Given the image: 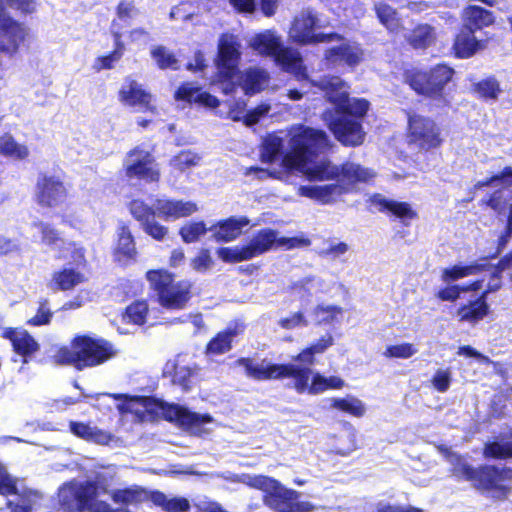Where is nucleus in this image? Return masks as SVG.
Wrapping results in <instances>:
<instances>
[{
  "instance_id": "nucleus-7",
  "label": "nucleus",
  "mask_w": 512,
  "mask_h": 512,
  "mask_svg": "<svg viewBox=\"0 0 512 512\" xmlns=\"http://www.w3.org/2000/svg\"><path fill=\"white\" fill-rule=\"evenodd\" d=\"M329 147L330 139L324 130L301 124L289 138L288 151L282 156V165L288 171H302Z\"/></svg>"
},
{
  "instance_id": "nucleus-59",
  "label": "nucleus",
  "mask_w": 512,
  "mask_h": 512,
  "mask_svg": "<svg viewBox=\"0 0 512 512\" xmlns=\"http://www.w3.org/2000/svg\"><path fill=\"white\" fill-rule=\"evenodd\" d=\"M432 386L435 390H437L440 393L446 392L451 384V371L449 368L447 369H438L432 379H431Z\"/></svg>"
},
{
  "instance_id": "nucleus-53",
  "label": "nucleus",
  "mask_w": 512,
  "mask_h": 512,
  "mask_svg": "<svg viewBox=\"0 0 512 512\" xmlns=\"http://www.w3.org/2000/svg\"><path fill=\"white\" fill-rule=\"evenodd\" d=\"M512 238V205L509 209V215H506L505 227L504 230L499 235L495 251L486 257L487 260L497 258L502 251L506 248L510 239Z\"/></svg>"
},
{
  "instance_id": "nucleus-21",
  "label": "nucleus",
  "mask_w": 512,
  "mask_h": 512,
  "mask_svg": "<svg viewBox=\"0 0 512 512\" xmlns=\"http://www.w3.org/2000/svg\"><path fill=\"white\" fill-rule=\"evenodd\" d=\"M245 325L239 321L230 322L223 330L217 332L206 344V355H222L233 347L234 339L243 334Z\"/></svg>"
},
{
  "instance_id": "nucleus-30",
  "label": "nucleus",
  "mask_w": 512,
  "mask_h": 512,
  "mask_svg": "<svg viewBox=\"0 0 512 512\" xmlns=\"http://www.w3.org/2000/svg\"><path fill=\"white\" fill-rule=\"evenodd\" d=\"M69 428L74 436L100 445H108L114 438L112 433L84 422L70 421Z\"/></svg>"
},
{
  "instance_id": "nucleus-32",
  "label": "nucleus",
  "mask_w": 512,
  "mask_h": 512,
  "mask_svg": "<svg viewBox=\"0 0 512 512\" xmlns=\"http://www.w3.org/2000/svg\"><path fill=\"white\" fill-rule=\"evenodd\" d=\"M114 256L119 261L134 260L137 256V249L134 236L129 226L121 224L117 229V241L114 249Z\"/></svg>"
},
{
  "instance_id": "nucleus-63",
  "label": "nucleus",
  "mask_w": 512,
  "mask_h": 512,
  "mask_svg": "<svg viewBox=\"0 0 512 512\" xmlns=\"http://www.w3.org/2000/svg\"><path fill=\"white\" fill-rule=\"evenodd\" d=\"M310 240L303 237H278L275 244V248H284L285 250H291L294 248L305 247L310 245Z\"/></svg>"
},
{
  "instance_id": "nucleus-17",
  "label": "nucleus",
  "mask_w": 512,
  "mask_h": 512,
  "mask_svg": "<svg viewBox=\"0 0 512 512\" xmlns=\"http://www.w3.org/2000/svg\"><path fill=\"white\" fill-rule=\"evenodd\" d=\"M68 189L60 177L40 174L35 185V201L42 208L55 209L64 205Z\"/></svg>"
},
{
  "instance_id": "nucleus-4",
  "label": "nucleus",
  "mask_w": 512,
  "mask_h": 512,
  "mask_svg": "<svg viewBox=\"0 0 512 512\" xmlns=\"http://www.w3.org/2000/svg\"><path fill=\"white\" fill-rule=\"evenodd\" d=\"M118 354L115 345L91 334L75 335L69 345L58 346L51 361L60 366H72L78 371L94 368L112 360Z\"/></svg>"
},
{
  "instance_id": "nucleus-25",
  "label": "nucleus",
  "mask_w": 512,
  "mask_h": 512,
  "mask_svg": "<svg viewBox=\"0 0 512 512\" xmlns=\"http://www.w3.org/2000/svg\"><path fill=\"white\" fill-rule=\"evenodd\" d=\"M370 202L379 212L389 213L403 221L405 219L412 220L418 217V213L408 202L387 199L379 193L372 195Z\"/></svg>"
},
{
  "instance_id": "nucleus-45",
  "label": "nucleus",
  "mask_w": 512,
  "mask_h": 512,
  "mask_svg": "<svg viewBox=\"0 0 512 512\" xmlns=\"http://www.w3.org/2000/svg\"><path fill=\"white\" fill-rule=\"evenodd\" d=\"M209 228L204 221H190L179 228V235L186 244L195 243L204 236Z\"/></svg>"
},
{
  "instance_id": "nucleus-47",
  "label": "nucleus",
  "mask_w": 512,
  "mask_h": 512,
  "mask_svg": "<svg viewBox=\"0 0 512 512\" xmlns=\"http://www.w3.org/2000/svg\"><path fill=\"white\" fill-rule=\"evenodd\" d=\"M217 255L224 263L230 264L251 260L245 244L233 247H220L217 249Z\"/></svg>"
},
{
  "instance_id": "nucleus-44",
  "label": "nucleus",
  "mask_w": 512,
  "mask_h": 512,
  "mask_svg": "<svg viewBox=\"0 0 512 512\" xmlns=\"http://www.w3.org/2000/svg\"><path fill=\"white\" fill-rule=\"evenodd\" d=\"M283 148V138L275 134H268L265 137L262 146L261 156L263 161L267 163L275 162L278 159V157L282 154Z\"/></svg>"
},
{
  "instance_id": "nucleus-58",
  "label": "nucleus",
  "mask_w": 512,
  "mask_h": 512,
  "mask_svg": "<svg viewBox=\"0 0 512 512\" xmlns=\"http://www.w3.org/2000/svg\"><path fill=\"white\" fill-rule=\"evenodd\" d=\"M48 301L45 299L40 302L36 314L27 320L26 324L29 326H42L51 322L53 313L47 308Z\"/></svg>"
},
{
  "instance_id": "nucleus-36",
  "label": "nucleus",
  "mask_w": 512,
  "mask_h": 512,
  "mask_svg": "<svg viewBox=\"0 0 512 512\" xmlns=\"http://www.w3.org/2000/svg\"><path fill=\"white\" fill-rule=\"evenodd\" d=\"M507 438L510 441L500 442L497 440L487 441L482 449L485 459L507 460L512 459V427L508 429Z\"/></svg>"
},
{
  "instance_id": "nucleus-62",
  "label": "nucleus",
  "mask_w": 512,
  "mask_h": 512,
  "mask_svg": "<svg viewBox=\"0 0 512 512\" xmlns=\"http://www.w3.org/2000/svg\"><path fill=\"white\" fill-rule=\"evenodd\" d=\"M278 324L285 330H291L299 326L306 327L308 325V321L306 320L303 312L297 311L288 317L281 318L278 321Z\"/></svg>"
},
{
  "instance_id": "nucleus-43",
  "label": "nucleus",
  "mask_w": 512,
  "mask_h": 512,
  "mask_svg": "<svg viewBox=\"0 0 512 512\" xmlns=\"http://www.w3.org/2000/svg\"><path fill=\"white\" fill-rule=\"evenodd\" d=\"M479 205L481 207L490 208L497 217L509 215V209L512 205V202H509L503 195V191L501 189H496L491 193H488L484 196Z\"/></svg>"
},
{
  "instance_id": "nucleus-42",
  "label": "nucleus",
  "mask_w": 512,
  "mask_h": 512,
  "mask_svg": "<svg viewBox=\"0 0 512 512\" xmlns=\"http://www.w3.org/2000/svg\"><path fill=\"white\" fill-rule=\"evenodd\" d=\"M193 370L188 366H180L177 362H168L165 367L164 375L169 376L171 382L180 386L184 391L191 389V378Z\"/></svg>"
},
{
  "instance_id": "nucleus-56",
  "label": "nucleus",
  "mask_w": 512,
  "mask_h": 512,
  "mask_svg": "<svg viewBox=\"0 0 512 512\" xmlns=\"http://www.w3.org/2000/svg\"><path fill=\"white\" fill-rule=\"evenodd\" d=\"M33 227L40 232L42 243L48 246L56 245L61 240L58 230L46 222H34Z\"/></svg>"
},
{
  "instance_id": "nucleus-41",
  "label": "nucleus",
  "mask_w": 512,
  "mask_h": 512,
  "mask_svg": "<svg viewBox=\"0 0 512 512\" xmlns=\"http://www.w3.org/2000/svg\"><path fill=\"white\" fill-rule=\"evenodd\" d=\"M0 155L14 160H24L29 156L26 145L18 143L10 133L0 136Z\"/></svg>"
},
{
  "instance_id": "nucleus-40",
  "label": "nucleus",
  "mask_w": 512,
  "mask_h": 512,
  "mask_svg": "<svg viewBox=\"0 0 512 512\" xmlns=\"http://www.w3.org/2000/svg\"><path fill=\"white\" fill-rule=\"evenodd\" d=\"M212 421L213 418L210 414H199L185 407L179 427L194 435L200 436L204 432V424L211 423Z\"/></svg>"
},
{
  "instance_id": "nucleus-46",
  "label": "nucleus",
  "mask_w": 512,
  "mask_h": 512,
  "mask_svg": "<svg viewBox=\"0 0 512 512\" xmlns=\"http://www.w3.org/2000/svg\"><path fill=\"white\" fill-rule=\"evenodd\" d=\"M497 184H502L507 187L512 186V166H505L499 173L477 181L473 185V190H482Z\"/></svg>"
},
{
  "instance_id": "nucleus-50",
  "label": "nucleus",
  "mask_w": 512,
  "mask_h": 512,
  "mask_svg": "<svg viewBox=\"0 0 512 512\" xmlns=\"http://www.w3.org/2000/svg\"><path fill=\"white\" fill-rule=\"evenodd\" d=\"M280 46L281 42L278 38L264 34H257L253 38L252 42V47L260 54L272 57L275 55Z\"/></svg>"
},
{
  "instance_id": "nucleus-12",
  "label": "nucleus",
  "mask_w": 512,
  "mask_h": 512,
  "mask_svg": "<svg viewBox=\"0 0 512 512\" xmlns=\"http://www.w3.org/2000/svg\"><path fill=\"white\" fill-rule=\"evenodd\" d=\"M241 61L240 43L232 35L223 34L219 38L215 59L216 80L222 84L226 94L237 89Z\"/></svg>"
},
{
  "instance_id": "nucleus-52",
  "label": "nucleus",
  "mask_w": 512,
  "mask_h": 512,
  "mask_svg": "<svg viewBox=\"0 0 512 512\" xmlns=\"http://www.w3.org/2000/svg\"><path fill=\"white\" fill-rule=\"evenodd\" d=\"M151 57L160 69L177 68V58L172 52L168 51V49L162 45L152 48Z\"/></svg>"
},
{
  "instance_id": "nucleus-22",
  "label": "nucleus",
  "mask_w": 512,
  "mask_h": 512,
  "mask_svg": "<svg viewBox=\"0 0 512 512\" xmlns=\"http://www.w3.org/2000/svg\"><path fill=\"white\" fill-rule=\"evenodd\" d=\"M362 56L363 51L358 46L345 42L326 49L324 60L328 67L346 65L354 68L361 62Z\"/></svg>"
},
{
  "instance_id": "nucleus-60",
  "label": "nucleus",
  "mask_w": 512,
  "mask_h": 512,
  "mask_svg": "<svg viewBox=\"0 0 512 512\" xmlns=\"http://www.w3.org/2000/svg\"><path fill=\"white\" fill-rule=\"evenodd\" d=\"M505 270H510V272L512 271V249L498 260L489 279L502 281V273Z\"/></svg>"
},
{
  "instance_id": "nucleus-15",
  "label": "nucleus",
  "mask_w": 512,
  "mask_h": 512,
  "mask_svg": "<svg viewBox=\"0 0 512 512\" xmlns=\"http://www.w3.org/2000/svg\"><path fill=\"white\" fill-rule=\"evenodd\" d=\"M131 161L124 166L125 176L128 180H138L145 183L160 181L161 172L154 155L138 145L127 152Z\"/></svg>"
},
{
  "instance_id": "nucleus-34",
  "label": "nucleus",
  "mask_w": 512,
  "mask_h": 512,
  "mask_svg": "<svg viewBox=\"0 0 512 512\" xmlns=\"http://www.w3.org/2000/svg\"><path fill=\"white\" fill-rule=\"evenodd\" d=\"M86 280L83 273L74 268L64 267L52 274L50 287L55 291H68L86 282Z\"/></svg>"
},
{
  "instance_id": "nucleus-29",
  "label": "nucleus",
  "mask_w": 512,
  "mask_h": 512,
  "mask_svg": "<svg viewBox=\"0 0 512 512\" xmlns=\"http://www.w3.org/2000/svg\"><path fill=\"white\" fill-rule=\"evenodd\" d=\"M490 313V306L484 296L479 295L476 299L462 304L457 308L456 314L461 323L477 324Z\"/></svg>"
},
{
  "instance_id": "nucleus-14",
  "label": "nucleus",
  "mask_w": 512,
  "mask_h": 512,
  "mask_svg": "<svg viewBox=\"0 0 512 512\" xmlns=\"http://www.w3.org/2000/svg\"><path fill=\"white\" fill-rule=\"evenodd\" d=\"M98 497V485L94 481L64 484L58 491L59 504L68 512H84Z\"/></svg>"
},
{
  "instance_id": "nucleus-19",
  "label": "nucleus",
  "mask_w": 512,
  "mask_h": 512,
  "mask_svg": "<svg viewBox=\"0 0 512 512\" xmlns=\"http://www.w3.org/2000/svg\"><path fill=\"white\" fill-rule=\"evenodd\" d=\"M121 397V394L114 395L115 399H119ZM123 397L128 399L130 402H134L142 406L149 414H157L160 412L166 421L176 423L178 426L185 409L184 406L174 403H167L162 399L156 398L154 396L123 395Z\"/></svg>"
},
{
  "instance_id": "nucleus-49",
  "label": "nucleus",
  "mask_w": 512,
  "mask_h": 512,
  "mask_svg": "<svg viewBox=\"0 0 512 512\" xmlns=\"http://www.w3.org/2000/svg\"><path fill=\"white\" fill-rule=\"evenodd\" d=\"M267 80V75L260 69H248L245 72L243 89L246 94L251 95L262 90V84Z\"/></svg>"
},
{
  "instance_id": "nucleus-8",
  "label": "nucleus",
  "mask_w": 512,
  "mask_h": 512,
  "mask_svg": "<svg viewBox=\"0 0 512 512\" xmlns=\"http://www.w3.org/2000/svg\"><path fill=\"white\" fill-rule=\"evenodd\" d=\"M145 276L157 303L165 310H183L193 298L194 283L191 280H176L175 274L166 269H151Z\"/></svg>"
},
{
  "instance_id": "nucleus-24",
  "label": "nucleus",
  "mask_w": 512,
  "mask_h": 512,
  "mask_svg": "<svg viewBox=\"0 0 512 512\" xmlns=\"http://www.w3.org/2000/svg\"><path fill=\"white\" fill-rule=\"evenodd\" d=\"M273 58L283 71L292 74L298 81L308 79L307 68L299 52L281 45Z\"/></svg>"
},
{
  "instance_id": "nucleus-61",
  "label": "nucleus",
  "mask_w": 512,
  "mask_h": 512,
  "mask_svg": "<svg viewBox=\"0 0 512 512\" xmlns=\"http://www.w3.org/2000/svg\"><path fill=\"white\" fill-rule=\"evenodd\" d=\"M212 264L213 260L208 249H201L198 254L191 259V266L197 272L207 271Z\"/></svg>"
},
{
  "instance_id": "nucleus-55",
  "label": "nucleus",
  "mask_w": 512,
  "mask_h": 512,
  "mask_svg": "<svg viewBox=\"0 0 512 512\" xmlns=\"http://www.w3.org/2000/svg\"><path fill=\"white\" fill-rule=\"evenodd\" d=\"M6 8L9 7L21 16H31L37 13L39 0H3Z\"/></svg>"
},
{
  "instance_id": "nucleus-33",
  "label": "nucleus",
  "mask_w": 512,
  "mask_h": 512,
  "mask_svg": "<svg viewBox=\"0 0 512 512\" xmlns=\"http://www.w3.org/2000/svg\"><path fill=\"white\" fill-rule=\"evenodd\" d=\"M373 10L379 21L390 33L398 34L405 28L403 19L397 9L386 2H377Z\"/></svg>"
},
{
  "instance_id": "nucleus-11",
  "label": "nucleus",
  "mask_w": 512,
  "mask_h": 512,
  "mask_svg": "<svg viewBox=\"0 0 512 512\" xmlns=\"http://www.w3.org/2000/svg\"><path fill=\"white\" fill-rule=\"evenodd\" d=\"M406 139L421 153L440 149L445 138L441 126L430 116L407 112Z\"/></svg>"
},
{
  "instance_id": "nucleus-9",
  "label": "nucleus",
  "mask_w": 512,
  "mask_h": 512,
  "mask_svg": "<svg viewBox=\"0 0 512 512\" xmlns=\"http://www.w3.org/2000/svg\"><path fill=\"white\" fill-rule=\"evenodd\" d=\"M250 488L263 492V502L276 512H311L313 505L299 501L300 493L285 487L279 480L266 475L250 476L246 482Z\"/></svg>"
},
{
  "instance_id": "nucleus-2",
  "label": "nucleus",
  "mask_w": 512,
  "mask_h": 512,
  "mask_svg": "<svg viewBox=\"0 0 512 512\" xmlns=\"http://www.w3.org/2000/svg\"><path fill=\"white\" fill-rule=\"evenodd\" d=\"M265 361L264 359L262 365H259L255 364L254 360L250 357H240L236 360V365L244 369L247 377L257 381L293 378L295 389L299 393L308 390L311 394H319L326 390L341 389L345 385L344 380L338 376L324 377L316 373L312 377L311 385L309 386L310 368L297 366L292 363H268L263 365Z\"/></svg>"
},
{
  "instance_id": "nucleus-38",
  "label": "nucleus",
  "mask_w": 512,
  "mask_h": 512,
  "mask_svg": "<svg viewBox=\"0 0 512 512\" xmlns=\"http://www.w3.org/2000/svg\"><path fill=\"white\" fill-rule=\"evenodd\" d=\"M471 91L478 99L486 102L496 101L502 93L500 82L495 76H488L474 83L471 87Z\"/></svg>"
},
{
  "instance_id": "nucleus-57",
  "label": "nucleus",
  "mask_w": 512,
  "mask_h": 512,
  "mask_svg": "<svg viewBox=\"0 0 512 512\" xmlns=\"http://www.w3.org/2000/svg\"><path fill=\"white\" fill-rule=\"evenodd\" d=\"M417 349L412 343L390 345L385 349L384 356L387 358L407 359L413 356Z\"/></svg>"
},
{
  "instance_id": "nucleus-3",
  "label": "nucleus",
  "mask_w": 512,
  "mask_h": 512,
  "mask_svg": "<svg viewBox=\"0 0 512 512\" xmlns=\"http://www.w3.org/2000/svg\"><path fill=\"white\" fill-rule=\"evenodd\" d=\"M127 207L144 233L157 242L165 241L169 235V228L156 220L157 215L164 220H177L198 211L195 202L175 199H156L154 206L142 199H132Z\"/></svg>"
},
{
  "instance_id": "nucleus-51",
  "label": "nucleus",
  "mask_w": 512,
  "mask_h": 512,
  "mask_svg": "<svg viewBox=\"0 0 512 512\" xmlns=\"http://www.w3.org/2000/svg\"><path fill=\"white\" fill-rule=\"evenodd\" d=\"M343 312L342 307L336 305L318 304L313 308V315L316 317V324H331Z\"/></svg>"
},
{
  "instance_id": "nucleus-1",
  "label": "nucleus",
  "mask_w": 512,
  "mask_h": 512,
  "mask_svg": "<svg viewBox=\"0 0 512 512\" xmlns=\"http://www.w3.org/2000/svg\"><path fill=\"white\" fill-rule=\"evenodd\" d=\"M326 100L332 105L322 113V120L334 138L345 147H359L366 138L363 120L370 102L350 97L349 85L339 77L328 78L322 84Z\"/></svg>"
},
{
  "instance_id": "nucleus-35",
  "label": "nucleus",
  "mask_w": 512,
  "mask_h": 512,
  "mask_svg": "<svg viewBox=\"0 0 512 512\" xmlns=\"http://www.w3.org/2000/svg\"><path fill=\"white\" fill-rule=\"evenodd\" d=\"M149 304L146 299H137L127 305L121 314V320L125 324L143 326L149 315Z\"/></svg>"
},
{
  "instance_id": "nucleus-23",
  "label": "nucleus",
  "mask_w": 512,
  "mask_h": 512,
  "mask_svg": "<svg viewBox=\"0 0 512 512\" xmlns=\"http://www.w3.org/2000/svg\"><path fill=\"white\" fill-rule=\"evenodd\" d=\"M250 220L246 216H231L214 223L209 230L218 243H227L241 236L243 228L248 226Z\"/></svg>"
},
{
  "instance_id": "nucleus-6",
  "label": "nucleus",
  "mask_w": 512,
  "mask_h": 512,
  "mask_svg": "<svg viewBox=\"0 0 512 512\" xmlns=\"http://www.w3.org/2000/svg\"><path fill=\"white\" fill-rule=\"evenodd\" d=\"M456 71L445 62L427 68L410 66L402 72V82L417 96L447 103V87L453 81Z\"/></svg>"
},
{
  "instance_id": "nucleus-37",
  "label": "nucleus",
  "mask_w": 512,
  "mask_h": 512,
  "mask_svg": "<svg viewBox=\"0 0 512 512\" xmlns=\"http://www.w3.org/2000/svg\"><path fill=\"white\" fill-rule=\"evenodd\" d=\"M489 268L487 264L472 263L469 265H453L444 268L441 272V280L451 283L459 279L483 272Z\"/></svg>"
},
{
  "instance_id": "nucleus-16",
  "label": "nucleus",
  "mask_w": 512,
  "mask_h": 512,
  "mask_svg": "<svg viewBox=\"0 0 512 512\" xmlns=\"http://www.w3.org/2000/svg\"><path fill=\"white\" fill-rule=\"evenodd\" d=\"M307 178L311 181L340 180H370L369 170L358 164L344 162L341 165H333L329 161H322L306 170Z\"/></svg>"
},
{
  "instance_id": "nucleus-28",
  "label": "nucleus",
  "mask_w": 512,
  "mask_h": 512,
  "mask_svg": "<svg viewBox=\"0 0 512 512\" xmlns=\"http://www.w3.org/2000/svg\"><path fill=\"white\" fill-rule=\"evenodd\" d=\"M2 336L11 342L13 350L22 357L31 356L39 350V344L27 330L9 327L4 329Z\"/></svg>"
},
{
  "instance_id": "nucleus-54",
  "label": "nucleus",
  "mask_w": 512,
  "mask_h": 512,
  "mask_svg": "<svg viewBox=\"0 0 512 512\" xmlns=\"http://www.w3.org/2000/svg\"><path fill=\"white\" fill-rule=\"evenodd\" d=\"M18 494L17 479L7 470L6 466L0 462V495L11 496Z\"/></svg>"
},
{
  "instance_id": "nucleus-27",
  "label": "nucleus",
  "mask_w": 512,
  "mask_h": 512,
  "mask_svg": "<svg viewBox=\"0 0 512 512\" xmlns=\"http://www.w3.org/2000/svg\"><path fill=\"white\" fill-rule=\"evenodd\" d=\"M437 30L429 23H418L405 36L406 43L416 51H425L436 44Z\"/></svg>"
},
{
  "instance_id": "nucleus-26",
  "label": "nucleus",
  "mask_w": 512,
  "mask_h": 512,
  "mask_svg": "<svg viewBox=\"0 0 512 512\" xmlns=\"http://www.w3.org/2000/svg\"><path fill=\"white\" fill-rule=\"evenodd\" d=\"M318 19L311 11H303L292 22L291 35L299 45L311 44Z\"/></svg>"
},
{
  "instance_id": "nucleus-13",
  "label": "nucleus",
  "mask_w": 512,
  "mask_h": 512,
  "mask_svg": "<svg viewBox=\"0 0 512 512\" xmlns=\"http://www.w3.org/2000/svg\"><path fill=\"white\" fill-rule=\"evenodd\" d=\"M29 35L25 23L10 15L3 0H0V54L14 57Z\"/></svg>"
},
{
  "instance_id": "nucleus-18",
  "label": "nucleus",
  "mask_w": 512,
  "mask_h": 512,
  "mask_svg": "<svg viewBox=\"0 0 512 512\" xmlns=\"http://www.w3.org/2000/svg\"><path fill=\"white\" fill-rule=\"evenodd\" d=\"M118 100L124 105L136 108L143 113H157L154 97L150 91L137 80L127 76L118 91Z\"/></svg>"
},
{
  "instance_id": "nucleus-31",
  "label": "nucleus",
  "mask_w": 512,
  "mask_h": 512,
  "mask_svg": "<svg viewBox=\"0 0 512 512\" xmlns=\"http://www.w3.org/2000/svg\"><path fill=\"white\" fill-rule=\"evenodd\" d=\"M278 231L272 228L258 230L245 244L251 259L261 256L275 247Z\"/></svg>"
},
{
  "instance_id": "nucleus-10",
  "label": "nucleus",
  "mask_w": 512,
  "mask_h": 512,
  "mask_svg": "<svg viewBox=\"0 0 512 512\" xmlns=\"http://www.w3.org/2000/svg\"><path fill=\"white\" fill-rule=\"evenodd\" d=\"M452 475L469 482L479 491H496L503 480L512 479V468L483 464L474 467L458 456L451 469Z\"/></svg>"
},
{
  "instance_id": "nucleus-5",
  "label": "nucleus",
  "mask_w": 512,
  "mask_h": 512,
  "mask_svg": "<svg viewBox=\"0 0 512 512\" xmlns=\"http://www.w3.org/2000/svg\"><path fill=\"white\" fill-rule=\"evenodd\" d=\"M461 25L454 35L451 52L457 59H468L486 48L488 40L478 39L475 33L492 26L496 17L493 11L470 4L460 13Z\"/></svg>"
},
{
  "instance_id": "nucleus-39",
  "label": "nucleus",
  "mask_w": 512,
  "mask_h": 512,
  "mask_svg": "<svg viewBox=\"0 0 512 512\" xmlns=\"http://www.w3.org/2000/svg\"><path fill=\"white\" fill-rule=\"evenodd\" d=\"M111 499L116 504L137 505L147 500V491L140 486L115 489L111 493Z\"/></svg>"
},
{
  "instance_id": "nucleus-48",
  "label": "nucleus",
  "mask_w": 512,
  "mask_h": 512,
  "mask_svg": "<svg viewBox=\"0 0 512 512\" xmlns=\"http://www.w3.org/2000/svg\"><path fill=\"white\" fill-rule=\"evenodd\" d=\"M331 406L354 417H362L365 414L364 404L355 397L335 398Z\"/></svg>"
},
{
  "instance_id": "nucleus-64",
  "label": "nucleus",
  "mask_w": 512,
  "mask_h": 512,
  "mask_svg": "<svg viewBox=\"0 0 512 512\" xmlns=\"http://www.w3.org/2000/svg\"><path fill=\"white\" fill-rule=\"evenodd\" d=\"M375 512H424V510L411 505L401 506L390 503H379L376 506Z\"/></svg>"
},
{
  "instance_id": "nucleus-20",
  "label": "nucleus",
  "mask_w": 512,
  "mask_h": 512,
  "mask_svg": "<svg viewBox=\"0 0 512 512\" xmlns=\"http://www.w3.org/2000/svg\"><path fill=\"white\" fill-rule=\"evenodd\" d=\"M336 181V183L322 186H302V195L314 199L321 204H329L334 202L337 197L351 192L357 183L367 182L368 180H347L342 178Z\"/></svg>"
}]
</instances>
